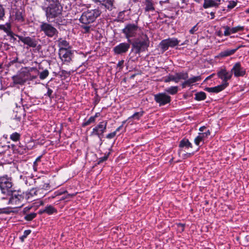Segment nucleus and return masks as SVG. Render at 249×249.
<instances>
[{
	"instance_id": "1",
	"label": "nucleus",
	"mask_w": 249,
	"mask_h": 249,
	"mask_svg": "<svg viewBox=\"0 0 249 249\" xmlns=\"http://www.w3.org/2000/svg\"><path fill=\"white\" fill-rule=\"evenodd\" d=\"M43 10L47 21L58 25H64L66 20L62 16L63 7L59 0H45Z\"/></svg>"
},
{
	"instance_id": "2",
	"label": "nucleus",
	"mask_w": 249,
	"mask_h": 249,
	"mask_svg": "<svg viewBox=\"0 0 249 249\" xmlns=\"http://www.w3.org/2000/svg\"><path fill=\"white\" fill-rule=\"evenodd\" d=\"M129 43L132 45V51H134L136 53L140 54L148 50L150 40L147 35L142 33Z\"/></svg>"
},
{
	"instance_id": "3",
	"label": "nucleus",
	"mask_w": 249,
	"mask_h": 249,
	"mask_svg": "<svg viewBox=\"0 0 249 249\" xmlns=\"http://www.w3.org/2000/svg\"><path fill=\"white\" fill-rule=\"evenodd\" d=\"M6 195L10 196L8 201L9 204H11L15 208L20 207L22 206V202L24 200V193L19 190H11V192L7 193Z\"/></svg>"
},
{
	"instance_id": "4",
	"label": "nucleus",
	"mask_w": 249,
	"mask_h": 249,
	"mask_svg": "<svg viewBox=\"0 0 249 249\" xmlns=\"http://www.w3.org/2000/svg\"><path fill=\"white\" fill-rule=\"evenodd\" d=\"M100 14L101 12L98 9L88 10L83 13L79 20L83 24H89L94 22Z\"/></svg>"
},
{
	"instance_id": "5",
	"label": "nucleus",
	"mask_w": 249,
	"mask_h": 249,
	"mask_svg": "<svg viewBox=\"0 0 249 249\" xmlns=\"http://www.w3.org/2000/svg\"><path fill=\"white\" fill-rule=\"evenodd\" d=\"M141 30L137 24L128 23L122 30V33L124 35L125 38L127 39L128 43L132 40V37H135L137 35V33Z\"/></svg>"
},
{
	"instance_id": "6",
	"label": "nucleus",
	"mask_w": 249,
	"mask_h": 249,
	"mask_svg": "<svg viewBox=\"0 0 249 249\" xmlns=\"http://www.w3.org/2000/svg\"><path fill=\"white\" fill-rule=\"evenodd\" d=\"M40 29L48 37L55 39L58 36V31L57 30L48 22H41L40 25Z\"/></svg>"
},
{
	"instance_id": "7",
	"label": "nucleus",
	"mask_w": 249,
	"mask_h": 249,
	"mask_svg": "<svg viewBox=\"0 0 249 249\" xmlns=\"http://www.w3.org/2000/svg\"><path fill=\"white\" fill-rule=\"evenodd\" d=\"M13 183L10 178H8L7 176H4L0 177V189L1 192L3 194H7L9 192H11Z\"/></svg>"
},
{
	"instance_id": "8",
	"label": "nucleus",
	"mask_w": 249,
	"mask_h": 249,
	"mask_svg": "<svg viewBox=\"0 0 249 249\" xmlns=\"http://www.w3.org/2000/svg\"><path fill=\"white\" fill-rule=\"evenodd\" d=\"M180 41L177 38H168L162 40L159 44V47L162 53L167 51L169 47L174 48L178 45Z\"/></svg>"
},
{
	"instance_id": "9",
	"label": "nucleus",
	"mask_w": 249,
	"mask_h": 249,
	"mask_svg": "<svg viewBox=\"0 0 249 249\" xmlns=\"http://www.w3.org/2000/svg\"><path fill=\"white\" fill-rule=\"evenodd\" d=\"M107 124V121H103L100 122L93 128L90 136H97L102 141L104 133L106 131Z\"/></svg>"
},
{
	"instance_id": "10",
	"label": "nucleus",
	"mask_w": 249,
	"mask_h": 249,
	"mask_svg": "<svg viewBox=\"0 0 249 249\" xmlns=\"http://www.w3.org/2000/svg\"><path fill=\"white\" fill-rule=\"evenodd\" d=\"M31 76V73L29 71H21L20 73L13 77V79L15 84L23 85L25 82L29 80Z\"/></svg>"
},
{
	"instance_id": "11",
	"label": "nucleus",
	"mask_w": 249,
	"mask_h": 249,
	"mask_svg": "<svg viewBox=\"0 0 249 249\" xmlns=\"http://www.w3.org/2000/svg\"><path fill=\"white\" fill-rule=\"evenodd\" d=\"M154 100L160 107L164 106L170 103L171 97L165 93H159L154 95Z\"/></svg>"
},
{
	"instance_id": "12",
	"label": "nucleus",
	"mask_w": 249,
	"mask_h": 249,
	"mask_svg": "<svg viewBox=\"0 0 249 249\" xmlns=\"http://www.w3.org/2000/svg\"><path fill=\"white\" fill-rule=\"evenodd\" d=\"M218 78L222 80V84H227L226 87L229 85L228 81L232 77V72L228 71L225 69H221L217 72Z\"/></svg>"
},
{
	"instance_id": "13",
	"label": "nucleus",
	"mask_w": 249,
	"mask_h": 249,
	"mask_svg": "<svg viewBox=\"0 0 249 249\" xmlns=\"http://www.w3.org/2000/svg\"><path fill=\"white\" fill-rule=\"evenodd\" d=\"M130 44L128 42L120 43L113 48L114 53L117 54H122L126 53L130 48Z\"/></svg>"
},
{
	"instance_id": "14",
	"label": "nucleus",
	"mask_w": 249,
	"mask_h": 249,
	"mask_svg": "<svg viewBox=\"0 0 249 249\" xmlns=\"http://www.w3.org/2000/svg\"><path fill=\"white\" fill-rule=\"evenodd\" d=\"M71 54V52L65 48H61L59 49V57L64 63L68 64L70 62Z\"/></svg>"
},
{
	"instance_id": "15",
	"label": "nucleus",
	"mask_w": 249,
	"mask_h": 249,
	"mask_svg": "<svg viewBox=\"0 0 249 249\" xmlns=\"http://www.w3.org/2000/svg\"><path fill=\"white\" fill-rule=\"evenodd\" d=\"M231 72H232V75L234 74L235 77L243 76L246 74V70L241 66L240 62L236 63Z\"/></svg>"
},
{
	"instance_id": "16",
	"label": "nucleus",
	"mask_w": 249,
	"mask_h": 249,
	"mask_svg": "<svg viewBox=\"0 0 249 249\" xmlns=\"http://www.w3.org/2000/svg\"><path fill=\"white\" fill-rule=\"evenodd\" d=\"M201 79V77L200 76H194L189 79L188 78L187 80L181 84L182 88H185L186 87H190L192 86L194 83L199 81Z\"/></svg>"
},
{
	"instance_id": "17",
	"label": "nucleus",
	"mask_w": 249,
	"mask_h": 249,
	"mask_svg": "<svg viewBox=\"0 0 249 249\" xmlns=\"http://www.w3.org/2000/svg\"><path fill=\"white\" fill-rule=\"evenodd\" d=\"M227 84H221L217 86L211 88H206L205 90L209 92L218 93L226 88Z\"/></svg>"
},
{
	"instance_id": "18",
	"label": "nucleus",
	"mask_w": 249,
	"mask_h": 249,
	"mask_svg": "<svg viewBox=\"0 0 249 249\" xmlns=\"http://www.w3.org/2000/svg\"><path fill=\"white\" fill-rule=\"evenodd\" d=\"M144 5L145 6L144 10L145 12L154 11L155 9L154 3L153 0H145Z\"/></svg>"
},
{
	"instance_id": "19",
	"label": "nucleus",
	"mask_w": 249,
	"mask_h": 249,
	"mask_svg": "<svg viewBox=\"0 0 249 249\" xmlns=\"http://www.w3.org/2000/svg\"><path fill=\"white\" fill-rule=\"evenodd\" d=\"M23 43L32 48H35L37 45V41L35 39L29 36L25 37Z\"/></svg>"
},
{
	"instance_id": "20",
	"label": "nucleus",
	"mask_w": 249,
	"mask_h": 249,
	"mask_svg": "<svg viewBox=\"0 0 249 249\" xmlns=\"http://www.w3.org/2000/svg\"><path fill=\"white\" fill-rule=\"evenodd\" d=\"M56 212L57 210L52 205L47 206L43 210H40V213H46L48 214H52Z\"/></svg>"
},
{
	"instance_id": "21",
	"label": "nucleus",
	"mask_w": 249,
	"mask_h": 249,
	"mask_svg": "<svg viewBox=\"0 0 249 249\" xmlns=\"http://www.w3.org/2000/svg\"><path fill=\"white\" fill-rule=\"evenodd\" d=\"M102 4L109 10H111L114 8V0H103Z\"/></svg>"
},
{
	"instance_id": "22",
	"label": "nucleus",
	"mask_w": 249,
	"mask_h": 249,
	"mask_svg": "<svg viewBox=\"0 0 249 249\" xmlns=\"http://www.w3.org/2000/svg\"><path fill=\"white\" fill-rule=\"evenodd\" d=\"M164 82L168 83L170 81H174L176 83H178V79L176 73L175 75L169 74L168 76L165 77L164 80Z\"/></svg>"
},
{
	"instance_id": "23",
	"label": "nucleus",
	"mask_w": 249,
	"mask_h": 249,
	"mask_svg": "<svg viewBox=\"0 0 249 249\" xmlns=\"http://www.w3.org/2000/svg\"><path fill=\"white\" fill-rule=\"evenodd\" d=\"M180 148H189V147H192V143L189 141L188 139H183L179 143V145Z\"/></svg>"
},
{
	"instance_id": "24",
	"label": "nucleus",
	"mask_w": 249,
	"mask_h": 249,
	"mask_svg": "<svg viewBox=\"0 0 249 249\" xmlns=\"http://www.w3.org/2000/svg\"><path fill=\"white\" fill-rule=\"evenodd\" d=\"M204 1L203 7L205 9L212 7H216V4L214 3V0H204Z\"/></svg>"
},
{
	"instance_id": "25",
	"label": "nucleus",
	"mask_w": 249,
	"mask_h": 249,
	"mask_svg": "<svg viewBox=\"0 0 249 249\" xmlns=\"http://www.w3.org/2000/svg\"><path fill=\"white\" fill-rule=\"evenodd\" d=\"M177 78L178 79V82L181 80H184L185 81L187 80L188 78V73L187 72H177Z\"/></svg>"
},
{
	"instance_id": "26",
	"label": "nucleus",
	"mask_w": 249,
	"mask_h": 249,
	"mask_svg": "<svg viewBox=\"0 0 249 249\" xmlns=\"http://www.w3.org/2000/svg\"><path fill=\"white\" fill-rule=\"evenodd\" d=\"M236 52V49L226 50L221 52L220 56L222 57H226L234 54Z\"/></svg>"
},
{
	"instance_id": "27",
	"label": "nucleus",
	"mask_w": 249,
	"mask_h": 249,
	"mask_svg": "<svg viewBox=\"0 0 249 249\" xmlns=\"http://www.w3.org/2000/svg\"><path fill=\"white\" fill-rule=\"evenodd\" d=\"M206 98V94L204 92L200 91L195 94V99L197 101L204 100Z\"/></svg>"
},
{
	"instance_id": "28",
	"label": "nucleus",
	"mask_w": 249,
	"mask_h": 249,
	"mask_svg": "<svg viewBox=\"0 0 249 249\" xmlns=\"http://www.w3.org/2000/svg\"><path fill=\"white\" fill-rule=\"evenodd\" d=\"M165 91L170 94L174 95L178 92V87L177 86L171 87L166 88Z\"/></svg>"
},
{
	"instance_id": "29",
	"label": "nucleus",
	"mask_w": 249,
	"mask_h": 249,
	"mask_svg": "<svg viewBox=\"0 0 249 249\" xmlns=\"http://www.w3.org/2000/svg\"><path fill=\"white\" fill-rule=\"evenodd\" d=\"M36 215L37 214L35 213L25 214L24 218L26 221H30L35 218L36 216Z\"/></svg>"
},
{
	"instance_id": "30",
	"label": "nucleus",
	"mask_w": 249,
	"mask_h": 249,
	"mask_svg": "<svg viewBox=\"0 0 249 249\" xmlns=\"http://www.w3.org/2000/svg\"><path fill=\"white\" fill-rule=\"evenodd\" d=\"M5 17V9L3 5L0 3V21H3Z\"/></svg>"
},
{
	"instance_id": "31",
	"label": "nucleus",
	"mask_w": 249,
	"mask_h": 249,
	"mask_svg": "<svg viewBox=\"0 0 249 249\" xmlns=\"http://www.w3.org/2000/svg\"><path fill=\"white\" fill-rule=\"evenodd\" d=\"M20 138V134L17 132L13 133L10 135V139L14 142L18 141Z\"/></svg>"
},
{
	"instance_id": "32",
	"label": "nucleus",
	"mask_w": 249,
	"mask_h": 249,
	"mask_svg": "<svg viewBox=\"0 0 249 249\" xmlns=\"http://www.w3.org/2000/svg\"><path fill=\"white\" fill-rule=\"evenodd\" d=\"M49 72L48 70H43L42 71L39 72V76L41 80H44L49 75Z\"/></svg>"
},
{
	"instance_id": "33",
	"label": "nucleus",
	"mask_w": 249,
	"mask_h": 249,
	"mask_svg": "<svg viewBox=\"0 0 249 249\" xmlns=\"http://www.w3.org/2000/svg\"><path fill=\"white\" fill-rule=\"evenodd\" d=\"M95 122L94 120V117L91 116L88 120L85 121L82 124L83 127H85L87 125H89L92 123H94Z\"/></svg>"
},
{
	"instance_id": "34",
	"label": "nucleus",
	"mask_w": 249,
	"mask_h": 249,
	"mask_svg": "<svg viewBox=\"0 0 249 249\" xmlns=\"http://www.w3.org/2000/svg\"><path fill=\"white\" fill-rule=\"evenodd\" d=\"M143 113L144 111H143L135 112L130 118L139 120L143 115Z\"/></svg>"
},
{
	"instance_id": "35",
	"label": "nucleus",
	"mask_w": 249,
	"mask_h": 249,
	"mask_svg": "<svg viewBox=\"0 0 249 249\" xmlns=\"http://www.w3.org/2000/svg\"><path fill=\"white\" fill-rule=\"evenodd\" d=\"M244 29V26H238L235 27L231 28V32L232 34L235 33L239 31H243Z\"/></svg>"
},
{
	"instance_id": "36",
	"label": "nucleus",
	"mask_w": 249,
	"mask_h": 249,
	"mask_svg": "<svg viewBox=\"0 0 249 249\" xmlns=\"http://www.w3.org/2000/svg\"><path fill=\"white\" fill-rule=\"evenodd\" d=\"M81 28L84 30L83 33L85 34L89 33L90 31L91 26L86 24L81 26Z\"/></svg>"
},
{
	"instance_id": "37",
	"label": "nucleus",
	"mask_w": 249,
	"mask_h": 249,
	"mask_svg": "<svg viewBox=\"0 0 249 249\" xmlns=\"http://www.w3.org/2000/svg\"><path fill=\"white\" fill-rule=\"evenodd\" d=\"M110 153L108 152L107 154L105 155L103 157H102L100 158H99L98 160V164H101V163L103 162L104 161L107 160L108 158V156L109 155Z\"/></svg>"
},
{
	"instance_id": "38",
	"label": "nucleus",
	"mask_w": 249,
	"mask_h": 249,
	"mask_svg": "<svg viewBox=\"0 0 249 249\" xmlns=\"http://www.w3.org/2000/svg\"><path fill=\"white\" fill-rule=\"evenodd\" d=\"M31 232V231L30 230H25L23 234L20 237V239L22 242H23L24 239L27 237V236Z\"/></svg>"
},
{
	"instance_id": "39",
	"label": "nucleus",
	"mask_w": 249,
	"mask_h": 249,
	"mask_svg": "<svg viewBox=\"0 0 249 249\" xmlns=\"http://www.w3.org/2000/svg\"><path fill=\"white\" fill-rule=\"evenodd\" d=\"M223 28L225 30L224 33L225 36H228L232 34V33L231 32V28L228 26H223Z\"/></svg>"
},
{
	"instance_id": "40",
	"label": "nucleus",
	"mask_w": 249,
	"mask_h": 249,
	"mask_svg": "<svg viewBox=\"0 0 249 249\" xmlns=\"http://www.w3.org/2000/svg\"><path fill=\"white\" fill-rule=\"evenodd\" d=\"M6 33H7L8 36L10 37L11 40L12 39L13 41H15L16 40V38L15 37L16 35L13 32L8 30V32H7Z\"/></svg>"
},
{
	"instance_id": "41",
	"label": "nucleus",
	"mask_w": 249,
	"mask_h": 249,
	"mask_svg": "<svg viewBox=\"0 0 249 249\" xmlns=\"http://www.w3.org/2000/svg\"><path fill=\"white\" fill-rule=\"evenodd\" d=\"M237 2L235 1H229L227 7L229 9L233 8L236 5Z\"/></svg>"
},
{
	"instance_id": "42",
	"label": "nucleus",
	"mask_w": 249,
	"mask_h": 249,
	"mask_svg": "<svg viewBox=\"0 0 249 249\" xmlns=\"http://www.w3.org/2000/svg\"><path fill=\"white\" fill-rule=\"evenodd\" d=\"M116 132L114 131L113 132L108 134L106 136V138L108 139H111L113 138L116 136Z\"/></svg>"
},
{
	"instance_id": "43",
	"label": "nucleus",
	"mask_w": 249,
	"mask_h": 249,
	"mask_svg": "<svg viewBox=\"0 0 249 249\" xmlns=\"http://www.w3.org/2000/svg\"><path fill=\"white\" fill-rule=\"evenodd\" d=\"M41 188L42 189L48 190L50 189V184L49 183H45L41 187Z\"/></svg>"
},
{
	"instance_id": "44",
	"label": "nucleus",
	"mask_w": 249,
	"mask_h": 249,
	"mask_svg": "<svg viewBox=\"0 0 249 249\" xmlns=\"http://www.w3.org/2000/svg\"><path fill=\"white\" fill-rule=\"evenodd\" d=\"M16 17L17 19L18 20L23 21V17L22 16V14L21 13H17L16 14Z\"/></svg>"
},
{
	"instance_id": "45",
	"label": "nucleus",
	"mask_w": 249,
	"mask_h": 249,
	"mask_svg": "<svg viewBox=\"0 0 249 249\" xmlns=\"http://www.w3.org/2000/svg\"><path fill=\"white\" fill-rule=\"evenodd\" d=\"M201 141H202V138H200V136H198L195 139V143L197 145H199L200 142Z\"/></svg>"
},
{
	"instance_id": "46",
	"label": "nucleus",
	"mask_w": 249,
	"mask_h": 249,
	"mask_svg": "<svg viewBox=\"0 0 249 249\" xmlns=\"http://www.w3.org/2000/svg\"><path fill=\"white\" fill-rule=\"evenodd\" d=\"M47 89H48L47 92L46 94H45V95H47L50 97V99H52L53 97L52 96V93L53 91L49 88H47Z\"/></svg>"
},
{
	"instance_id": "47",
	"label": "nucleus",
	"mask_w": 249,
	"mask_h": 249,
	"mask_svg": "<svg viewBox=\"0 0 249 249\" xmlns=\"http://www.w3.org/2000/svg\"><path fill=\"white\" fill-rule=\"evenodd\" d=\"M18 56H16V57L13 58V59L12 60H10V61L9 62V65L10 66H11L16 63L18 62Z\"/></svg>"
},
{
	"instance_id": "48",
	"label": "nucleus",
	"mask_w": 249,
	"mask_h": 249,
	"mask_svg": "<svg viewBox=\"0 0 249 249\" xmlns=\"http://www.w3.org/2000/svg\"><path fill=\"white\" fill-rule=\"evenodd\" d=\"M36 193H37V190H36V189L33 188L32 189H31L30 190L29 194H27V195H30L31 196H34L36 195Z\"/></svg>"
},
{
	"instance_id": "49",
	"label": "nucleus",
	"mask_w": 249,
	"mask_h": 249,
	"mask_svg": "<svg viewBox=\"0 0 249 249\" xmlns=\"http://www.w3.org/2000/svg\"><path fill=\"white\" fill-rule=\"evenodd\" d=\"M0 30H3L4 32L6 33L8 32V29L3 24L0 25Z\"/></svg>"
},
{
	"instance_id": "50",
	"label": "nucleus",
	"mask_w": 249,
	"mask_h": 249,
	"mask_svg": "<svg viewBox=\"0 0 249 249\" xmlns=\"http://www.w3.org/2000/svg\"><path fill=\"white\" fill-rule=\"evenodd\" d=\"M29 181H34V180H33V179H32V178L29 177V178H26V179L25 180V184H26V185H27V184H28V181H29ZM29 185H31V184L30 182H29Z\"/></svg>"
},
{
	"instance_id": "51",
	"label": "nucleus",
	"mask_w": 249,
	"mask_h": 249,
	"mask_svg": "<svg viewBox=\"0 0 249 249\" xmlns=\"http://www.w3.org/2000/svg\"><path fill=\"white\" fill-rule=\"evenodd\" d=\"M197 30L196 25L194 26L189 31L190 33L193 34Z\"/></svg>"
},
{
	"instance_id": "52",
	"label": "nucleus",
	"mask_w": 249,
	"mask_h": 249,
	"mask_svg": "<svg viewBox=\"0 0 249 249\" xmlns=\"http://www.w3.org/2000/svg\"><path fill=\"white\" fill-rule=\"evenodd\" d=\"M60 43L62 46H63L64 47H67L69 45V43L66 40H62V41L60 42Z\"/></svg>"
},
{
	"instance_id": "53",
	"label": "nucleus",
	"mask_w": 249,
	"mask_h": 249,
	"mask_svg": "<svg viewBox=\"0 0 249 249\" xmlns=\"http://www.w3.org/2000/svg\"><path fill=\"white\" fill-rule=\"evenodd\" d=\"M100 101V97L99 96L98 94H96L95 96V103L96 104H98Z\"/></svg>"
},
{
	"instance_id": "54",
	"label": "nucleus",
	"mask_w": 249,
	"mask_h": 249,
	"mask_svg": "<svg viewBox=\"0 0 249 249\" xmlns=\"http://www.w3.org/2000/svg\"><path fill=\"white\" fill-rule=\"evenodd\" d=\"M16 36L18 37L19 39L22 41L23 43L24 42L25 37H23L22 36H18V35H16Z\"/></svg>"
},
{
	"instance_id": "55",
	"label": "nucleus",
	"mask_w": 249,
	"mask_h": 249,
	"mask_svg": "<svg viewBox=\"0 0 249 249\" xmlns=\"http://www.w3.org/2000/svg\"><path fill=\"white\" fill-rule=\"evenodd\" d=\"M20 100L21 104L22 105V106L23 107L24 109H25V108H29V107H28V106L27 105L23 104V103H22V98H20Z\"/></svg>"
},
{
	"instance_id": "56",
	"label": "nucleus",
	"mask_w": 249,
	"mask_h": 249,
	"mask_svg": "<svg viewBox=\"0 0 249 249\" xmlns=\"http://www.w3.org/2000/svg\"><path fill=\"white\" fill-rule=\"evenodd\" d=\"M61 74L62 75H66V74H70V72H68L67 71H65V70H62L61 71Z\"/></svg>"
},
{
	"instance_id": "57",
	"label": "nucleus",
	"mask_w": 249,
	"mask_h": 249,
	"mask_svg": "<svg viewBox=\"0 0 249 249\" xmlns=\"http://www.w3.org/2000/svg\"><path fill=\"white\" fill-rule=\"evenodd\" d=\"M198 136H200V138H202V141H203L204 139L206 137L205 135V134L203 133H199Z\"/></svg>"
},
{
	"instance_id": "58",
	"label": "nucleus",
	"mask_w": 249,
	"mask_h": 249,
	"mask_svg": "<svg viewBox=\"0 0 249 249\" xmlns=\"http://www.w3.org/2000/svg\"><path fill=\"white\" fill-rule=\"evenodd\" d=\"M33 169L35 171H37V163L35 161H34V162Z\"/></svg>"
},
{
	"instance_id": "59",
	"label": "nucleus",
	"mask_w": 249,
	"mask_h": 249,
	"mask_svg": "<svg viewBox=\"0 0 249 249\" xmlns=\"http://www.w3.org/2000/svg\"><path fill=\"white\" fill-rule=\"evenodd\" d=\"M214 2L216 4V7H217L220 4V0H215Z\"/></svg>"
},
{
	"instance_id": "60",
	"label": "nucleus",
	"mask_w": 249,
	"mask_h": 249,
	"mask_svg": "<svg viewBox=\"0 0 249 249\" xmlns=\"http://www.w3.org/2000/svg\"><path fill=\"white\" fill-rule=\"evenodd\" d=\"M217 35L220 37L222 36V32L221 31H219L217 32Z\"/></svg>"
},
{
	"instance_id": "61",
	"label": "nucleus",
	"mask_w": 249,
	"mask_h": 249,
	"mask_svg": "<svg viewBox=\"0 0 249 249\" xmlns=\"http://www.w3.org/2000/svg\"><path fill=\"white\" fill-rule=\"evenodd\" d=\"M205 134V135L206 136V137H207L208 135H210V131L208 130H207V132L204 133Z\"/></svg>"
},
{
	"instance_id": "62",
	"label": "nucleus",
	"mask_w": 249,
	"mask_h": 249,
	"mask_svg": "<svg viewBox=\"0 0 249 249\" xmlns=\"http://www.w3.org/2000/svg\"><path fill=\"white\" fill-rule=\"evenodd\" d=\"M211 16H212L211 19H213L214 18V13L212 12L210 13Z\"/></svg>"
},
{
	"instance_id": "63",
	"label": "nucleus",
	"mask_w": 249,
	"mask_h": 249,
	"mask_svg": "<svg viewBox=\"0 0 249 249\" xmlns=\"http://www.w3.org/2000/svg\"><path fill=\"white\" fill-rule=\"evenodd\" d=\"M40 159H41V156H39L36 159V160L35 161L37 163L38 161L40 160Z\"/></svg>"
},
{
	"instance_id": "64",
	"label": "nucleus",
	"mask_w": 249,
	"mask_h": 249,
	"mask_svg": "<svg viewBox=\"0 0 249 249\" xmlns=\"http://www.w3.org/2000/svg\"><path fill=\"white\" fill-rule=\"evenodd\" d=\"M123 63H124L123 61H120L118 64V66L119 67H121L123 64Z\"/></svg>"
}]
</instances>
